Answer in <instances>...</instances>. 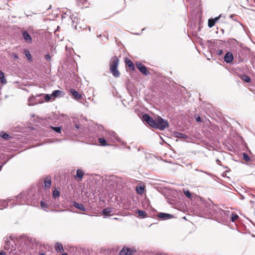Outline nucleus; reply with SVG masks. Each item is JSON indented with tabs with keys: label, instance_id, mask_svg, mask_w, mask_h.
I'll use <instances>...</instances> for the list:
<instances>
[{
	"label": "nucleus",
	"instance_id": "obj_1",
	"mask_svg": "<svg viewBox=\"0 0 255 255\" xmlns=\"http://www.w3.org/2000/svg\"><path fill=\"white\" fill-rule=\"evenodd\" d=\"M119 59L117 56L113 57L110 61V71L113 75L116 77H119L120 73L118 70L119 65Z\"/></svg>",
	"mask_w": 255,
	"mask_h": 255
},
{
	"label": "nucleus",
	"instance_id": "obj_2",
	"mask_svg": "<svg viewBox=\"0 0 255 255\" xmlns=\"http://www.w3.org/2000/svg\"><path fill=\"white\" fill-rule=\"evenodd\" d=\"M168 127L167 121L163 120L162 118L158 117L156 119V128L160 130H164Z\"/></svg>",
	"mask_w": 255,
	"mask_h": 255
},
{
	"label": "nucleus",
	"instance_id": "obj_3",
	"mask_svg": "<svg viewBox=\"0 0 255 255\" xmlns=\"http://www.w3.org/2000/svg\"><path fill=\"white\" fill-rule=\"evenodd\" d=\"M142 120L146 122L150 127L156 128V120H153L148 114H144L142 116Z\"/></svg>",
	"mask_w": 255,
	"mask_h": 255
},
{
	"label": "nucleus",
	"instance_id": "obj_4",
	"mask_svg": "<svg viewBox=\"0 0 255 255\" xmlns=\"http://www.w3.org/2000/svg\"><path fill=\"white\" fill-rule=\"evenodd\" d=\"M17 241L18 243H20V246H22V248H27L28 244L29 243V240L26 236H21L18 239Z\"/></svg>",
	"mask_w": 255,
	"mask_h": 255
},
{
	"label": "nucleus",
	"instance_id": "obj_5",
	"mask_svg": "<svg viewBox=\"0 0 255 255\" xmlns=\"http://www.w3.org/2000/svg\"><path fill=\"white\" fill-rule=\"evenodd\" d=\"M137 68L139 71L144 75H148L150 74L149 72L147 70L146 67L140 63H136Z\"/></svg>",
	"mask_w": 255,
	"mask_h": 255
},
{
	"label": "nucleus",
	"instance_id": "obj_6",
	"mask_svg": "<svg viewBox=\"0 0 255 255\" xmlns=\"http://www.w3.org/2000/svg\"><path fill=\"white\" fill-rule=\"evenodd\" d=\"M109 135L110 137V139L112 141H114V140H116L120 143H123V140L118 137L117 133L113 131H110L108 132Z\"/></svg>",
	"mask_w": 255,
	"mask_h": 255
},
{
	"label": "nucleus",
	"instance_id": "obj_7",
	"mask_svg": "<svg viewBox=\"0 0 255 255\" xmlns=\"http://www.w3.org/2000/svg\"><path fill=\"white\" fill-rule=\"evenodd\" d=\"M29 106H33L41 103L39 100H38L36 97L31 96L28 100Z\"/></svg>",
	"mask_w": 255,
	"mask_h": 255
},
{
	"label": "nucleus",
	"instance_id": "obj_8",
	"mask_svg": "<svg viewBox=\"0 0 255 255\" xmlns=\"http://www.w3.org/2000/svg\"><path fill=\"white\" fill-rule=\"evenodd\" d=\"M157 217L162 220H167L173 218V216L168 213H160L157 215Z\"/></svg>",
	"mask_w": 255,
	"mask_h": 255
},
{
	"label": "nucleus",
	"instance_id": "obj_9",
	"mask_svg": "<svg viewBox=\"0 0 255 255\" xmlns=\"http://www.w3.org/2000/svg\"><path fill=\"white\" fill-rule=\"evenodd\" d=\"M133 251L129 248H123L120 251V254L121 255H130L133 254Z\"/></svg>",
	"mask_w": 255,
	"mask_h": 255
},
{
	"label": "nucleus",
	"instance_id": "obj_10",
	"mask_svg": "<svg viewBox=\"0 0 255 255\" xmlns=\"http://www.w3.org/2000/svg\"><path fill=\"white\" fill-rule=\"evenodd\" d=\"M233 59V54L230 52H227L224 57V60L228 63L232 62Z\"/></svg>",
	"mask_w": 255,
	"mask_h": 255
},
{
	"label": "nucleus",
	"instance_id": "obj_11",
	"mask_svg": "<svg viewBox=\"0 0 255 255\" xmlns=\"http://www.w3.org/2000/svg\"><path fill=\"white\" fill-rule=\"evenodd\" d=\"M63 92L60 90H55L53 91L52 93L51 96H52L53 99H55L57 97H60L63 95Z\"/></svg>",
	"mask_w": 255,
	"mask_h": 255
},
{
	"label": "nucleus",
	"instance_id": "obj_12",
	"mask_svg": "<svg viewBox=\"0 0 255 255\" xmlns=\"http://www.w3.org/2000/svg\"><path fill=\"white\" fill-rule=\"evenodd\" d=\"M70 92L76 100H80L82 97V95L74 89H71Z\"/></svg>",
	"mask_w": 255,
	"mask_h": 255
},
{
	"label": "nucleus",
	"instance_id": "obj_13",
	"mask_svg": "<svg viewBox=\"0 0 255 255\" xmlns=\"http://www.w3.org/2000/svg\"><path fill=\"white\" fill-rule=\"evenodd\" d=\"M113 209L107 208L103 210L102 213L105 216H110L113 215Z\"/></svg>",
	"mask_w": 255,
	"mask_h": 255
},
{
	"label": "nucleus",
	"instance_id": "obj_14",
	"mask_svg": "<svg viewBox=\"0 0 255 255\" xmlns=\"http://www.w3.org/2000/svg\"><path fill=\"white\" fill-rule=\"evenodd\" d=\"M23 37L27 42L30 43L32 41L31 36L27 31H24L23 32Z\"/></svg>",
	"mask_w": 255,
	"mask_h": 255
},
{
	"label": "nucleus",
	"instance_id": "obj_15",
	"mask_svg": "<svg viewBox=\"0 0 255 255\" xmlns=\"http://www.w3.org/2000/svg\"><path fill=\"white\" fill-rule=\"evenodd\" d=\"M16 201L18 202V204H24V202H23L21 200H24L25 199V196L24 194H20L16 197Z\"/></svg>",
	"mask_w": 255,
	"mask_h": 255
},
{
	"label": "nucleus",
	"instance_id": "obj_16",
	"mask_svg": "<svg viewBox=\"0 0 255 255\" xmlns=\"http://www.w3.org/2000/svg\"><path fill=\"white\" fill-rule=\"evenodd\" d=\"M73 206L79 209L81 211H84L85 210V207L84 206V205L81 204V203H77L76 202H73Z\"/></svg>",
	"mask_w": 255,
	"mask_h": 255
},
{
	"label": "nucleus",
	"instance_id": "obj_17",
	"mask_svg": "<svg viewBox=\"0 0 255 255\" xmlns=\"http://www.w3.org/2000/svg\"><path fill=\"white\" fill-rule=\"evenodd\" d=\"M84 175L83 171L80 169H79L77 170L76 175L75 177V179H77V178H79L80 179V180L82 179Z\"/></svg>",
	"mask_w": 255,
	"mask_h": 255
},
{
	"label": "nucleus",
	"instance_id": "obj_18",
	"mask_svg": "<svg viewBox=\"0 0 255 255\" xmlns=\"http://www.w3.org/2000/svg\"><path fill=\"white\" fill-rule=\"evenodd\" d=\"M125 62L127 65L128 66V67L132 70H133L134 69V66L133 63L131 61L128 59H126L125 60Z\"/></svg>",
	"mask_w": 255,
	"mask_h": 255
},
{
	"label": "nucleus",
	"instance_id": "obj_19",
	"mask_svg": "<svg viewBox=\"0 0 255 255\" xmlns=\"http://www.w3.org/2000/svg\"><path fill=\"white\" fill-rule=\"evenodd\" d=\"M51 185V180L50 177H47L44 180V187L49 188Z\"/></svg>",
	"mask_w": 255,
	"mask_h": 255
},
{
	"label": "nucleus",
	"instance_id": "obj_20",
	"mask_svg": "<svg viewBox=\"0 0 255 255\" xmlns=\"http://www.w3.org/2000/svg\"><path fill=\"white\" fill-rule=\"evenodd\" d=\"M55 247V250L57 252H61L64 250L63 246L61 243H56Z\"/></svg>",
	"mask_w": 255,
	"mask_h": 255
},
{
	"label": "nucleus",
	"instance_id": "obj_21",
	"mask_svg": "<svg viewBox=\"0 0 255 255\" xmlns=\"http://www.w3.org/2000/svg\"><path fill=\"white\" fill-rule=\"evenodd\" d=\"M144 189V186H142L138 185V186H137L136 187V192L140 195H141L143 193Z\"/></svg>",
	"mask_w": 255,
	"mask_h": 255
},
{
	"label": "nucleus",
	"instance_id": "obj_22",
	"mask_svg": "<svg viewBox=\"0 0 255 255\" xmlns=\"http://www.w3.org/2000/svg\"><path fill=\"white\" fill-rule=\"evenodd\" d=\"M8 206V202L6 200L0 201V209L6 208Z\"/></svg>",
	"mask_w": 255,
	"mask_h": 255
},
{
	"label": "nucleus",
	"instance_id": "obj_23",
	"mask_svg": "<svg viewBox=\"0 0 255 255\" xmlns=\"http://www.w3.org/2000/svg\"><path fill=\"white\" fill-rule=\"evenodd\" d=\"M0 80L1 83L3 84H5L6 83V81L4 77V73L1 71H0Z\"/></svg>",
	"mask_w": 255,
	"mask_h": 255
},
{
	"label": "nucleus",
	"instance_id": "obj_24",
	"mask_svg": "<svg viewBox=\"0 0 255 255\" xmlns=\"http://www.w3.org/2000/svg\"><path fill=\"white\" fill-rule=\"evenodd\" d=\"M175 136L178 138H187V135L186 134H184L183 133L179 132H176L174 133Z\"/></svg>",
	"mask_w": 255,
	"mask_h": 255
},
{
	"label": "nucleus",
	"instance_id": "obj_25",
	"mask_svg": "<svg viewBox=\"0 0 255 255\" xmlns=\"http://www.w3.org/2000/svg\"><path fill=\"white\" fill-rule=\"evenodd\" d=\"M239 218V216L235 214L233 212L231 214V220L232 222H234L236 220H237Z\"/></svg>",
	"mask_w": 255,
	"mask_h": 255
},
{
	"label": "nucleus",
	"instance_id": "obj_26",
	"mask_svg": "<svg viewBox=\"0 0 255 255\" xmlns=\"http://www.w3.org/2000/svg\"><path fill=\"white\" fill-rule=\"evenodd\" d=\"M0 136L3 139L7 140L8 139L10 136L6 132H2L0 134Z\"/></svg>",
	"mask_w": 255,
	"mask_h": 255
},
{
	"label": "nucleus",
	"instance_id": "obj_27",
	"mask_svg": "<svg viewBox=\"0 0 255 255\" xmlns=\"http://www.w3.org/2000/svg\"><path fill=\"white\" fill-rule=\"evenodd\" d=\"M98 141L99 143L102 145V146H106L108 144H107V141L104 138H99L98 139Z\"/></svg>",
	"mask_w": 255,
	"mask_h": 255
},
{
	"label": "nucleus",
	"instance_id": "obj_28",
	"mask_svg": "<svg viewBox=\"0 0 255 255\" xmlns=\"http://www.w3.org/2000/svg\"><path fill=\"white\" fill-rule=\"evenodd\" d=\"M24 54L26 56V57H27V58L30 60V61H32V57L31 56V54L30 53V52L27 50H24Z\"/></svg>",
	"mask_w": 255,
	"mask_h": 255
},
{
	"label": "nucleus",
	"instance_id": "obj_29",
	"mask_svg": "<svg viewBox=\"0 0 255 255\" xmlns=\"http://www.w3.org/2000/svg\"><path fill=\"white\" fill-rule=\"evenodd\" d=\"M241 78L243 80L245 81L246 82L249 83L251 81V78H250V77L246 75H243Z\"/></svg>",
	"mask_w": 255,
	"mask_h": 255
},
{
	"label": "nucleus",
	"instance_id": "obj_30",
	"mask_svg": "<svg viewBox=\"0 0 255 255\" xmlns=\"http://www.w3.org/2000/svg\"><path fill=\"white\" fill-rule=\"evenodd\" d=\"M40 205L43 210L47 211L46 208H48V205L45 202L41 201L40 202Z\"/></svg>",
	"mask_w": 255,
	"mask_h": 255
},
{
	"label": "nucleus",
	"instance_id": "obj_31",
	"mask_svg": "<svg viewBox=\"0 0 255 255\" xmlns=\"http://www.w3.org/2000/svg\"><path fill=\"white\" fill-rule=\"evenodd\" d=\"M60 196V192L58 190H54L53 192V196L54 198L58 197Z\"/></svg>",
	"mask_w": 255,
	"mask_h": 255
},
{
	"label": "nucleus",
	"instance_id": "obj_32",
	"mask_svg": "<svg viewBox=\"0 0 255 255\" xmlns=\"http://www.w3.org/2000/svg\"><path fill=\"white\" fill-rule=\"evenodd\" d=\"M215 22L213 20V19H209L208 20V26L209 27H212L215 24Z\"/></svg>",
	"mask_w": 255,
	"mask_h": 255
},
{
	"label": "nucleus",
	"instance_id": "obj_33",
	"mask_svg": "<svg viewBox=\"0 0 255 255\" xmlns=\"http://www.w3.org/2000/svg\"><path fill=\"white\" fill-rule=\"evenodd\" d=\"M222 213L226 216L227 217H229V216H231V214L232 212H231L229 210H223L222 211Z\"/></svg>",
	"mask_w": 255,
	"mask_h": 255
},
{
	"label": "nucleus",
	"instance_id": "obj_34",
	"mask_svg": "<svg viewBox=\"0 0 255 255\" xmlns=\"http://www.w3.org/2000/svg\"><path fill=\"white\" fill-rule=\"evenodd\" d=\"M52 129H53L55 131L59 133L61 132V128L60 127H51Z\"/></svg>",
	"mask_w": 255,
	"mask_h": 255
},
{
	"label": "nucleus",
	"instance_id": "obj_35",
	"mask_svg": "<svg viewBox=\"0 0 255 255\" xmlns=\"http://www.w3.org/2000/svg\"><path fill=\"white\" fill-rule=\"evenodd\" d=\"M184 193L187 198H188L189 199L191 198L192 195L190 192L189 190H184Z\"/></svg>",
	"mask_w": 255,
	"mask_h": 255
},
{
	"label": "nucleus",
	"instance_id": "obj_36",
	"mask_svg": "<svg viewBox=\"0 0 255 255\" xmlns=\"http://www.w3.org/2000/svg\"><path fill=\"white\" fill-rule=\"evenodd\" d=\"M11 244L9 242H7L4 246V248L5 250H9L11 248Z\"/></svg>",
	"mask_w": 255,
	"mask_h": 255
},
{
	"label": "nucleus",
	"instance_id": "obj_37",
	"mask_svg": "<svg viewBox=\"0 0 255 255\" xmlns=\"http://www.w3.org/2000/svg\"><path fill=\"white\" fill-rule=\"evenodd\" d=\"M243 158L246 161H249L250 160V158L246 153H243Z\"/></svg>",
	"mask_w": 255,
	"mask_h": 255
},
{
	"label": "nucleus",
	"instance_id": "obj_38",
	"mask_svg": "<svg viewBox=\"0 0 255 255\" xmlns=\"http://www.w3.org/2000/svg\"><path fill=\"white\" fill-rule=\"evenodd\" d=\"M137 213L138 216L140 217H144L146 214V213L144 211L140 210L137 211Z\"/></svg>",
	"mask_w": 255,
	"mask_h": 255
},
{
	"label": "nucleus",
	"instance_id": "obj_39",
	"mask_svg": "<svg viewBox=\"0 0 255 255\" xmlns=\"http://www.w3.org/2000/svg\"><path fill=\"white\" fill-rule=\"evenodd\" d=\"M52 97L51 95L46 94L45 97V100L46 101H49Z\"/></svg>",
	"mask_w": 255,
	"mask_h": 255
},
{
	"label": "nucleus",
	"instance_id": "obj_40",
	"mask_svg": "<svg viewBox=\"0 0 255 255\" xmlns=\"http://www.w3.org/2000/svg\"><path fill=\"white\" fill-rule=\"evenodd\" d=\"M195 170L197 171H199V172H201L207 174L209 176H211L212 175L211 173H209L208 172L205 171H203V170H202L198 169V168L195 169Z\"/></svg>",
	"mask_w": 255,
	"mask_h": 255
},
{
	"label": "nucleus",
	"instance_id": "obj_41",
	"mask_svg": "<svg viewBox=\"0 0 255 255\" xmlns=\"http://www.w3.org/2000/svg\"><path fill=\"white\" fill-rule=\"evenodd\" d=\"M195 170L197 171H199V172H201L207 174L209 176H211L212 175L211 173H209L208 172L205 171H203V170H202L198 169V168L195 169Z\"/></svg>",
	"mask_w": 255,
	"mask_h": 255
},
{
	"label": "nucleus",
	"instance_id": "obj_42",
	"mask_svg": "<svg viewBox=\"0 0 255 255\" xmlns=\"http://www.w3.org/2000/svg\"><path fill=\"white\" fill-rule=\"evenodd\" d=\"M45 58L47 61H50L51 60V56L48 54H46L45 55Z\"/></svg>",
	"mask_w": 255,
	"mask_h": 255
},
{
	"label": "nucleus",
	"instance_id": "obj_43",
	"mask_svg": "<svg viewBox=\"0 0 255 255\" xmlns=\"http://www.w3.org/2000/svg\"><path fill=\"white\" fill-rule=\"evenodd\" d=\"M223 53V50L222 49H218L217 50V54L218 55H221Z\"/></svg>",
	"mask_w": 255,
	"mask_h": 255
},
{
	"label": "nucleus",
	"instance_id": "obj_44",
	"mask_svg": "<svg viewBox=\"0 0 255 255\" xmlns=\"http://www.w3.org/2000/svg\"><path fill=\"white\" fill-rule=\"evenodd\" d=\"M221 15H219V16H217L216 17H215V18H213V20L215 22H217L218 20L219 19Z\"/></svg>",
	"mask_w": 255,
	"mask_h": 255
},
{
	"label": "nucleus",
	"instance_id": "obj_45",
	"mask_svg": "<svg viewBox=\"0 0 255 255\" xmlns=\"http://www.w3.org/2000/svg\"><path fill=\"white\" fill-rule=\"evenodd\" d=\"M12 57L14 59H18V56H17L16 54H12Z\"/></svg>",
	"mask_w": 255,
	"mask_h": 255
},
{
	"label": "nucleus",
	"instance_id": "obj_46",
	"mask_svg": "<svg viewBox=\"0 0 255 255\" xmlns=\"http://www.w3.org/2000/svg\"><path fill=\"white\" fill-rule=\"evenodd\" d=\"M196 120L197 122H201L202 121L201 118L200 117H198L197 118H196Z\"/></svg>",
	"mask_w": 255,
	"mask_h": 255
},
{
	"label": "nucleus",
	"instance_id": "obj_47",
	"mask_svg": "<svg viewBox=\"0 0 255 255\" xmlns=\"http://www.w3.org/2000/svg\"><path fill=\"white\" fill-rule=\"evenodd\" d=\"M5 253L3 251H1L0 252V255H5Z\"/></svg>",
	"mask_w": 255,
	"mask_h": 255
},
{
	"label": "nucleus",
	"instance_id": "obj_48",
	"mask_svg": "<svg viewBox=\"0 0 255 255\" xmlns=\"http://www.w3.org/2000/svg\"><path fill=\"white\" fill-rule=\"evenodd\" d=\"M75 127L76 128H77V129H78V128H80V126H79V125H78V124H76V125H75Z\"/></svg>",
	"mask_w": 255,
	"mask_h": 255
},
{
	"label": "nucleus",
	"instance_id": "obj_49",
	"mask_svg": "<svg viewBox=\"0 0 255 255\" xmlns=\"http://www.w3.org/2000/svg\"><path fill=\"white\" fill-rule=\"evenodd\" d=\"M216 162L218 164L220 165L219 163L220 162V161L218 159L216 160Z\"/></svg>",
	"mask_w": 255,
	"mask_h": 255
},
{
	"label": "nucleus",
	"instance_id": "obj_50",
	"mask_svg": "<svg viewBox=\"0 0 255 255\" xmlns=\"http://www.w3.org/2000/svg\"><path fill=\"white\" fill-rule=\"evenodd\" d=\"M5 162H4V163H3V164H2V165H0V171L1 170V168H2V167L3 165L4 164H5Z\"/></svg>",
	"mask_w": 255,
	"mask_h": 255
},
{
	"label": "nucleus",
	"instance_id": "obj_51",
	"mask_svg": "<svg viewBox=\"0 0 255 255\" xmlns=\"http://www.w3.org/2000/svg\"><path fill=\"white\" fill-rule=\"evenodd\" d=\"M61 255H68V254L66 253H64L62 254Z\"/></svg>",
	"mask_w": 255,
	"mask_h": 255
},
{
	"label": "nucleus",
	"instance_id": "obj_52",
	"mask_svg": "<svg viewBox=\"0 0 255 255\" xmlns=\"http://www.w3.org/2000/svg\"><path fill=\"white\" fill-rule=\"evenodd\" d=\"M89 30L91 31V28L90 27H89Z\"/></svg>",
	"mask_w": 255,
	"mask_h": 255
}]
</instances>
